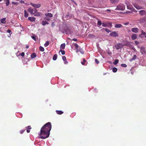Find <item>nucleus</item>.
Instances as JSON below:
<instances>
[{
  "label": "nucleus",
  "instance_id": "f257e3e1",
  "mask_svg": "<svg viewBox=\"0 0 146 146\" xmlns=\"http://www.w3.org/2000/svg\"><path fill=\"white\" fill-rule=\"evenodd\" d=\"M51 127L52 125L50 122L45 124L41 129L40 133L39 135V138L44 139L48 137L50 135V132Z\"/></svg>",
  "mask_w": 146,
  "mask_h": 146
},
{
  "label": "nucleus",
  "instance_id": "f03ea898",
  "mask_svg": "<svg viewBox=\"0 0 146 146\" xmlns=\"http://www.w3.org/2000/svg\"><path fill=\"white\" fill-rule=\"evenodd\" d=\"M59 30L62 32H65L66 34H67L70 31L68 27L64 23L59 25Z\"/></svg>",
  "mask_w": 146,
  "mask_h": 146
},
{
  "label": "nucleus",
  "instance_id": "7ed1b4c3",
  "mask_svg": "<svg viewBox=\"0 0 146 146\" xmlns=\"http://www.w3.org/2000/svg\"><path fill=\"white\" fill-rule=\"evenodd\" d=\"M139 0H133L132 4L134 7L138 10L143 9V7L141 6H139L137 3L139 2Z\"/></svg>",
  "mask_w": 146,
  "mask_h": 146
},
{
  "label": "nucleus",
  "instance_id": "20e7f679",
  "mask_svg": "<svg viewBox=\"0 0 146 146\" xmlns=\"http://www.w3.org/2000/svg\"><path fill=\"white\" fill-rule=\"evenodd\" d=\"M125 9V6L122 4H120L118 5L117 8L115 9V10H124Z\"/></svg>",
  "mask_w": 146,
  "mask_h": 146
},
{
  "label": "nucleus",
  "instance_id": "39448f33",
  "mask_svg": "<svg viewBox=\"0 0 146 146\" xmlns=\"http://www.w3.org/2000/svg\"><path fill=\"white\" fill-rule=\"evenodd\" d=\"M124 46H127V45L126 44L122 45V44L121 43H119L115 45V46L116 49L119 50V49H121Z\"/></svg>",
  "mask_w": 146,
  "mask_h": 146
},
{
  "label": "nucleus",
  "instance_id": "423d86ee",
  "mask_svg": "<svg viewBox=\"0 0 146 146\" xmlns=\"http://www.w3.org/2000/svg\"><path fill=\"white\" fill-rule=\"evenodd\" d=\"M139 23L141 24L146 22V16L143 17L138 20Z\"/></svg>",
  "mask_w": 146,
  "mask_h": 146
},
{
  "label": "nucleus",
  "instance_id": "0eeeda50",
  "mask_svg": "<svg viewBox=\"0 0 146 146\" xmlns=\"http://www.w3.org/2000/svg\"><path fill=\"white\" fill-rule=\"evenodd\" d=\"M141 33L139 35V36L141 38L144 37L146 38V33L143 30L141 31Z\"/></svg>",
  "mask_w": 146,
  "mask_h": 146
},
{
  "label": "nucleus",
  "instance_id": "6e6552de",
  "mask_svg": "<svg viewBox=\"0 0 146 146\" xmlns=\"http://www.w3.org/2000/svg\"><path fill=\"white\" fill-rule=\"evenodd\" d=\"M139 15L141 16L146 15V11L144 10H142L139 11Z\"/></svg>",
  "mask_w": 146,
  "mask_h": 146
},
{
  "label": "nucleus",
  "instance_id": "1a4fd4ad",
  "mask_svg": "<svg viewBox=\"0 0 146 146\" xmlns=\"http://www.w3.org/2000/svg\"><path fill=\"white\" fill-rule=\"evenodd\" d=\"M110 35L112 36L116 37L118 36V34L116 32L113 31L110 34Z\"/></svg>",
  "mask_w": 146,
  "mask_h": 146
},
{
  "label": "nucleus",
  "instance_id": "9d476101",
  "mask_svg": "<svg viewBox=\"0 0 146 146\" xmlns=\"http://www.w3.org/2000/svg\"><path fill=\"white\" fill-rule=\"evenodd\" d=\"M31 5H32L34 7L36 8H39L41 6V5L39 4H35L31 3Z\"/></svg>",
  "mask_w": 146,
  "mask_h": 146
},
{
  "label": "nucleus",
  "instance_id": "9b49d317",
  "mask_svg": "<svg viewBox=\"0 0 146 146\" xmlns=\"http://www.w3.org/2000/svg\"><path fill=\"white\" fill-rule=\"evenodd\" d=\"M140 51L142 54H146L145 49L144 47H141L140 49Z\"/></svg>",
  "mask_w": 146,
  "mask_h": 146
},
{
  "label": "nucleus",
  "instance_id": "f8f14e48",
  "mask_svg": "<svg viewBox=\"0 0 146 146\" xmlns=\"http://www.w3.org/2000/svg\"><path fill=\"white\" fill-rule=\"evenodd\" d=\"M131 31L133 32L136 33H138L139 29L137 28H132L131 29Z\"/></svg>",
  "mask_w": 146,
  "mask_h": 146
},
{
  "label": "nucleus",
  "instance_id": "ddd939ff",
  "mask_svg": "<svg viewBox=\"0 0 146 146\" xmlns=\"http://www.w3.org/2000/svg\"><path fill=\"white\" fill-rule=\"evenodd\" d=\"M127 7L128 9L131 10L133 12L135 13L137 12V11L135 10V9L133 7H129L128 5H127Z\"/></svg>",
  "mask_w": 146,
  "mask_h": 146
},
{
  "label": "nucleus",
  "instance_id": "4468645a",
  "mask_svg": "<svg viewBox=\"0 0 146 146\" xmlns=\"http://www.w3.org/2000/svg\"><path fill=\"white\" fill-rule=\"evenodd\" d=\"M110 3L113 4H115L118 3L119 0H110Z\"/></svg>",
  "mask_w": 146,
  "mask_h": 146
},
{
  "label": "nucleus",
  "instance_id": "2eb2a0df",
  "mask_svg": "<svg viewBox=\"0 0 146 146\" xmlns=\"http://www.w3.org/2000/svg\"><path fill=\"white\" fill-rule=\"evenodd\" d=\"M74 45L75 47V50H76V52H78L79 51V48L78 44L76 43H75Z\"/></svg>",
  "mask_w": 146,
  "mask_h": 146
},
{
  "label": "nucleus",
  "instance_id": "dca6fc26",
  "mask_svg": "<svg viewBox=\"0 0 146 146\" xmlns=\"http://www.w3.org/2000/svg\"><path fill=\"white\" fill-rule=\"evenodd\" d=\"M33 15L35 16H39L42 15V14L40 12H34Z\"/></svg>",
  "mask_w": 146,
  "mask_h": 146
},
{
  "label": "nucleus",
  "instance_id": "f3484780",
  "mask_svg": "<svg viewBox=\"0 0 146 146\" xmlns=\"http://www.w3.org/2000/svg\"><path fill=\"white\" fill-rule=\"evenodd\" d=\"M28 19L31 22L35 21L36 20V19L35 17H28Z\"/></svg>",
  "mask_w": 146,
  "mask_h": 146
},
{
  "label": "nucleus",
  "instance_id": "a211bd4d",
  "mask_svg": "<svg viewBox=\"0 0 146 146\" xmlns=\"http://www.w3.org/2000/svg\"><path fill=\"white\" fill-rule=\"evenodd\" d=\"M131 38L133 40H134L135 39L137 38V35L135 34H133L132 35Z\"/></svg>",
  "mask_w": 146,
  "mask_h": 146
},
{
  "label": "nucleus",
  "instance_id": "6ab92c4d",
  "mask_svg": "<svg viewBox=\"0 0 146 146\" xmlns=\"http://www.w3.org/2000/svg\"><path fill=\"white\" fill-rule=\"evenodd\" d=\"M28 11L30 12L31 15H33L34 13L33 12L34 10L32 8H30L28 9Z\"/></svg>",
  "mask_w": 146,
  "mask_h": 146
},
{
  "label": "nucleus",
  "instance_id": "aec40b11",
  "mask_svg": "<svg viewBox=\"0 0 146 146\" xmlns=\"http://www.w3.org/2000/svg\"><path fill=\"white\" fill-rule=\"evenodd\" d=\"M31 127L30 125L28 126V127H27L26 128L27 129V131L28 133H29L30 132V129H31Z\"/></svg>",
  "mask_w": 146,
  "mask_h": 146
},
{
  "label": "nucleus",
  "instance_id": "412c9836",
  "mask_svg": "<svg viewBox=\"0 0 146 146\" xmlns=\"http://www.w3.org/2000/svg\"><path fill=\"white\" fill-rule=\"evenodd\" d=\"M122 27V25L120 24H116L115 26V27L116 28H120Z\"/></svg>",
  "mask_w": 146,
  "mask_h": 146
},
{
  "label": "nucleus",
  "instance_id": "4be33fe9",
  "mask_svg": "<svg viewBox=\"0 0 146 146\" xmlns=\"http://www.w3.org/2000/svg\"><path fill=\"white\" fill-rule=\"evenodd\" d=\"M65 43H63L60 45V50L63 49L65 48Z\"/></svg>",
  "mask_w": 146,
  "mask_h": 146
},
{
  "label": "nucleus",
  "instance_id": "5701e85b",
  "mask_svg": "<svg viewBox=\"0 0 146 146\" xmlns=\"http://www.w3.org/2000/svg\"><path fill=\"white\" fill-rule=\"evenodd\" d=\"M45 15L47 16L48 17H52V14L51 13H46L45 14Z\"/></svg>",
  "mask_w": 146,
  "mask_h": 146
},
{
  "label": "nucleus",
  "instance_id": "b1692460",
  "mask_svg": "<svg viewBox=\"0 0 146 146\" xmlns=\"http://www.w3.org/2000/svg\"><path fill=\"white\" fill-rule=\"evenodd\" d=\"M1 22L3 24H5L6 22V18H5L1 19Z\"/></svg>",
  "mask_w": 146,
  "mask_h": 146
},
{
  "label": "nucleus",
  "instance_id": "393cba45",
  "mask_svg": "<svg viewBox=\"0 0 146 146\" xmlns=\"http://www.w3.org/2000/svg\"><path fill=\"white\" fill-rule=\"evenodd\" d=\"M56 113L58 115H61L63 113V112L62 111L56 110Z\"/></svg>",
  "mask_w": 146,
  "mask_h": 146
},
{
  "label": "nucleus",
  "instance_id": "a878e982",
  "mask_svg": "<svg viewBox=\"0 0 146 146\" xmlns=\"http://www.w3.org/2000/svg\"><path fill=\"white\" fill-rule=\"evenodd\" d=\"M102 22L100 21H98L97 25L98 27H99L101 25H102Z\"/></svg>",
  "mask_w": 146,
  "mask_h": 146
},
{
  "label": "nucleus",
  "instance_id": "bb28decb",
  "mask_svg": "<svg viewBox=\"0 0 146 146\" xmlns=\"http://www.w3.org/2000/svg\"><path fill=\"white\" fill-rule=\"evenodd\" d=\"M48 24V23L45 21H43L42 22V25L43 26L45 25L46 24Z\"/></svg>",
  "mask_w": 146,
  "mask_h": 146
},
{
  "label": "nucleus",
  "instance_id": "cd10ccee",
  "mask_svg": "<svg viewBox=\"0 0 146 146\" xmlns=\"http://www.w3.org/2000/svg\"><path fill=\"white\" fill-rule=\"evenodd\" d=\"M5 1V4L6 6H8L10 4L9 0H4Z\"/></svg>",
  "mask_w": 146,
  "mask_h": 146
},
{
  "label": "nucleus",
  "instance_id": "c85d7f7f",
  "mask_svg": "<svg viewBox=\"0 0 146 146\" xmlns=\"http://www.w3.org/2000/svg\"><path fill=\"white\" fill-rule=\"evenodd\" d=\"M36 54L35 53H33L31 56V58H34L36 57Z\"/></svg>",
  "mask_w": 146,
  "mask_h": 146
},
{
  "label": "nucleus",
  "instance_id": "c756f323",
  "mask_svg": "<svg viewBox=\"0 0 146 146\" xmlns=\"http://www.w3.org/2000/svg\"><path fill=\"white\" fill-rule=\"evenodd\" d=\"M136 57H137V56L136 55H134L133 58L131 59L130 60V61H131L133 60H135L136 59Z\"/></svg>",
  "mask_w": 146,
  "mask_h": 146
},
{
  "label": "nucleus",
  "instance_id": "7c9ffc66",
  "mask_svg": "<svg viewBox=\"0 0 146 146\" xmlns=\"http://www.w3.org/2000/svg\"><path fill=\"white\" fill-rule=\"evenodd\" d=\"M58 55L57 54H54L53 57V59L54 60H56L57 58Z\"/></svg>",
  "mask_w": 146,
  "mask_h": 146
},
{
  "label": "nucleus",
  "instance_id": "2f4dec72",
  "mask_svg": "<svg viewBox=\"0 0 146 146\" xmlns=\"http://www.w3.org/2000/svg\"><path fill=\"white\" fill-rule=\"evenodd\" d=\"M24 12V17L26 18L28 16V13L27 12H26V11L25 10Z\"/></svg>",
  "mask_w": 146,
  "mask_h": 146
},
{
  "label": "nucleus",
  "instance_id": "473e14b6",
  "mask_svg": "<svg viewBox=\"0 0 146 146\" xmlns=\"http://www.w3.org/2000/svg\"><path fill=\"white\" fill-rule=\"evenodd\" d=\"M119 60L118 59H116L113 62V64L114 65H116L119 62Z\"/></svg>",
  "mask_w": 146,
  "mask_h": 146
},
{
  "label": "nucleus",
  "instance_id": "72a5a7b5",
  "mask_svg": "<svg viewBox=\"0 0 146 146\" xmlns=\"http://www.w3.org/2000/svg\"><path fill=\"white\" fill-rule=\"evenodd\" d=\"M79 48V51L80 52V53L82 54H84V52L83 50L81 48Z\"/></svg>",
  "mask_w": 146,
  "mask_h": 146
},
{
  "label": "nucleus",
  "instance_id": "f704fd0d",
  "mask_svg": "<svg viewBox=\"0 0 146 146\" xmlns=\"http://www.w3.org/2000/svg\"><path fill=\"white\" fill-rule=\"evenodd\" d=\"M49 44V42L48 41H46V42L44 44V46L45 47H47Z\"/></svg>",
  "mask_w": 146,
  "mask_h": 146
},
{
  "label": "nucleus",
  "instance_id": "c9c22d12",
  "mask_svg": "<svg viewBox=\"0 0 146 146\" xmlns=\"http://www.w3.org/2000/svg\"><path fill=\"white\" fill-rule=\"evenodd\" d=\"M39 49H40V50L42 52H43L44 50V48H43V47L42 46H40Z\"/></svg>",
  "mask_w": 146,
  "mask_h": 146
},
{
  "label": "nucleus",
  "instance_id": "e433bc0d",
  "mask_svg": "<svg viewBox=\"0 0 146 146\" xmlns=\"http://www.w3.org/2000/svg\"><path fill=\"white\" fill-rule=\"evenodd\" d=\"M113 72H115L117 71V69L115 67L113 68L112 69Z\"/></svg>",
  "mask_w": 146,
  "mask_h": 146
},
{
  "label": "nucleus",
  "instance_id": "4c0bfd02",
  "mask_svg": "<svg viewBox=\"0 0 146 146\" xmlns=\"http://www.w3.org/2000/svg\"><path fill=\"white\" fill-rule=\"evenodd\" d=\"M102 26L104 27H106L108 26V24L105 23H102Z\"/></svg>",
  "mask_w": 146,
  "mask_h": 146
},
{
  "label": "nucleus",
  "instance_id": "58836bf2",
  "mask_svg": "<svg viewBox=\"0 0 146 146\" xmlns=\"http://www.w3.org/2000/svg\"><path fill=\"white\" fill-rule=\"evenodd\" d=\"M12 3L13 4L17 5L18 4H19V2L15 1H12Z\"/></svg>",
  "mask_w": 146,
  "mask_h": 146
},
{
  "label": "nucleus",
  "instance_id": "ea45409f",
  "mask_svg": "<svg viewBox=\"0 0 146 146\" xmlns=\"http://www.w3.org/2000/svg\"><path fill=\"white\" fill-rule=\"evenodd\" d=\"M61 52V53L62 55H64L65 54V52L64 50H62V49L60 50L59 51V52Z\"/></svg>",
  "mask_w": 146,
  "mask_h": 146
},
{
  "label": "nucleus",
  "instance_id": "a19ab883",
  "mask_svg": "<svg viewBox=\"0 0 146 146\" xmlns=\"http://www.w3.org/2000/svg\"><path fill=\"white\" fill-rule=\"evenodd\" d=\"M83 62H81V64L83 65H84L85 64V62H86V60L84 58L83 59Z\"/></svg>",
  "mask_w": 146,
  "mask_h": 146
},
{
  "label": "nucleus",
  "instance_id": "79ce46f5",
  "mask_svg": "<svg viewBox=\"0 0 146 146\" xmlns=\"http://www.w3.org/2000/svg\"><path fill=\"white\" fill-rule=\"evenodd\" d=\"M104 29L106 32L108 33H109V32H110L111 31L109 29H108L106 28V29Z\"/></svg>",
  "mask_w": 146,
  "mask_h": 146
},
{
  "label": "nucleus",
  "instance_id": "37998d69",
  "mask_svg": "<svg viewBox=\"0 0 146 146\" xmlns=\"http://www.w3.org/2000/svg\"><path fill=\"white\" fill-rule=\"evenodd\" d=\"M89 37L90 38H94L95 36L92 34H89Z\"/></svg>",
  "mask_w": 146,
  "mask_h": 146
},
{
  "label": "nucleus",
  "instance_id": "c03bdc74",
  "mask_svg": "<svg viewBox=\"0 0 146 146\" xmlns=\"http://www.w3.org/2000/svg\"><path fill=\"white\" fill-rule=\"evenodd\" d=\"M121 66L123 67H126L127 66V65L125 64H121Z\"/></svg>",
  "mask_w": 146,
  "mask_h": 146
},
{
  "label": "nucleus",
  "instance_id": "a18cd8bd",
  "mask_svg": "<svg viewBox=\"0 0 146 146\" xmlns=\"http://www.w3.org/2000/svg\"><path fill=\"white\" fill-rule=\"evenodd\" d=\"M62 59L64 61H65V60H66V57L64 56L62 57Z\"/></svg>",
  "mask_w": 146,
  "mask_h": 146
},
{
  "label": "nucleus",
  "instance_id": "49530a36",
  "mask_svg": "<svg viewBox=\"0 0 146 146\" xmlns=\"http://www.w3.org/2000/svg\"><path fill=\"white\" fill-rule=\"evenodd\" d=\"M25 130H22L20 131V133L21 134H22L25 131Z\"/></svg>",
  "mask_w": 146,
  "mask_h": 146
},
{
  "label": "nucleus",
  "instance_id": "de8ad7c7",
  "mask_svg": "<svg viewBox=\"0 0 146 146\" xmlns=\"http://www.w3.org/2000/svg\"><path fill=\"white\" fill-rule=\"evenodd\" d=\"M44 19H45L46 20H47L48 21H50V18H47V17H46L44 18Z\"/></svg>",
  "mask_w": 146,
  "mask_h": 146
},
{
  "label": "nucleus",
  "instance_id": "09e8293b",
  "mask_svg": "<svg viewBox=\"0 0 146 146\" xmlns=\"http://www.w3.org/2000/svg\"><path fill=\"white\" fill-rule=\"evenodd\" d=\"M95 62L97 64H98L99 63V61H98V60L96 59H95Z\"/></svg>",
  "mask_w": 146,
  "mask_h": 146
},
{
  "label": "nucleus",
  "instance_id": "8fccbe9b",
  "mask_svg": "<svg viewBox=\"0 0 146 146\" xmlns=\"http://www.w3.org/2000/svg\"><path fill=\"white\" fill-rule=\"evenodd\" d=\"M31 37L35 41L36 40V38H35V36H31Z\"/></svg>",
  "mask_w": 146,
  "mask_h": 146
},
{
  "label": "nucleus",
  "instance_id": "3c124183",
  "mask_svg": "<svg viewBox=\"0 0 146 146\" xmlns=\"http://www.w3.org/2000/svg\"><path fill=\"white\" fill-rule=\"evenodd\" d=\"M21 55L22 57H23L25 55V53L24 52H22L21 54Z\"/></svg>",
  "mask_w": 146,
  "mask_h": 146
},
{
  "label": "nucleus",
  "instance_id": "603ef678",
  "mask_svg": "<svg viewBox=\"0 0 146 146\" xmlns=\"http://www.w3.org/2000/svg\"><path fill=\"white\" fill-rule=\"evenodd\" d=\"M51 25L52 27H54V26H55V24L53 22L52 23V24H51Z\"/></svg>",
  "mask_w": 146,
  "mask_h": 146
},
{
  "label": "nucleus",
  "instance_id": "864d4df0",
  "mask_svg": "<svg viewBox=\"0 0 146 146\" xmlns=\"http://www.w3.org/2000/svg\"><path fill=\"white\" fill-rule=\"evenodd\" d=\"M7 32L8 33H10L11 32V31L9 29H8L7 31Z\"/></svg>",
  "mask_w": 146,
  "mask_h": 146
},
{
  "label": "nucleus",
  "instance_id": "5fc2aeb1",
  "mask_svg": "<svg viewBox=\"0 0 146 146\" xmlns=\"http://www.w3.org/2000/svg\"><path fill=\"white\" fill-rule=\"evenodd\" d=\"M135 44H138L139 43V42L137 41H135Z\"/></svg>",
  "mask_w": 146,
  "mask_h": 146
},
{
  "label": "nucleus",
  "instance_id": "6e6d98bb",
  "mask_svg": "<svg viewBox=\"0 0 146 146\" xmlns=\"http://www.w3.org/2000/svg\"><path fill=\"white\" fill-rule=\"evenodd\" d=\"M64 61V63L65 64H67L68 63V62L66 60Z\"/></svg>",
  "mask_w": 146,
  "mask_h": 146
},
{
  "label": "nucleus",
  "instance_id": "4d7b16f0",
  "mask_svg": "<svg viewBox=\"0 0 146 146\" xmlns=\"http://www.w3.org/2000/svg\"><path fill=\"white\" fill-rule=\"evenodd\" d=\"M20 3H24L25 2H24V1H23V0H21V1H20Z\"/></svg>",
  "mask_w": 146,
  "mask_h": 146
},
{
  "label": "nucleus",
  "instance_id": "13d9d810",
  "mask_svg": "<svg viewBox=\"0 0 146 146\" xmlns=\"http://www.w3.org/2000/svg\"><path fill=\"white\" fill-rule=\"evenodd\" d=\"M23 63L25 64H27V61H25V60H24Z\"/></svg>",
  "mask_w": 146,
  "mask_h": 146
},
{
  "label": "nucleus",
  "instance_id": "bf43d9fd",
  "mask_svg": "<svg viewBox=\"0 0 146 146\" xmlns=\"http://www.w3.org/2000/svg\"><path fill=\"white\" fill-rule=\"evenodd\" d=\"M72 40L75 41H76L77 40V39L76 38H73V39H72Z\"/></svg>",
  "mask_w": 146,
  "mask_h": 146
},
{
  "label": "nucleus",
  "instance_id": "052dcab7",
  "mask_svg": "<svg viewBox=\"0 0 146 146\" xmlns=\"http://www.w3.org/2000/svg\"><path fill=\"white\" fill-rule=\"evenodd\" d=\"M129 24V23H125L124 24L125 25H128V24Z\"/></svg>",
  "mask_w": 146,
  "mask_h": 146
},
{
  "label": "nucleus",
  "instance_id": "680f3d73",
  "mask_svg": "<svg viewBox=\"0 0 146 146\" xmlns=\"http://www.w3.org/2000/svg\"><path fill=\"white\" fill-rule=\"evenodd\" d=\"M34 12H37V10L36 9H35L34 10Z\"/></svg>",
  "mask_w": 146,
  "mask_h": 146
},
{
  "label": "nucleus",
  "instance_id": "e2e57ef3",
  "mask_svg": "<svg viewBox=\"0 0 146 146\" xmlns=\"http://www.w3.org/2000/svg\"><path fill=\"white\" fill-rule=\"evenodd\" d=\"M29 48V46L28 45H27L26 46V48L27 49L28 48Z\"/></svg>",
  "mask_w": 146,
  "mask_h": 146
},
{
  "label": "nucleus",
  "instance_id": "0e129e2a",
  "mask_svg": "<svg viewBox=\"0 0 146 146\" xmlns=\"http://www.w3.org/2000/svg\"><path fill=\"white\" fill-rule=\"evenodd\" d=\"M107 11H110V10H108H108H107Z\"/></svg>",
  "mask_w": 146,
  "mask_h": 146
},
{
  "label": "nucleus",
  "instance_id": "69168bd1",
  "mask_svg": "<svg viewBox=\"0 0 146 146\" xmlns=\"http://www.w3.org/2000/svg\"><path fill=\"white\" fill-rule=\"evenodd\" d=\"M2 0H0V1H2Z\"/></svg>",
  "mask_w": 146,
  "mask_h": 146
}]
</instances>
